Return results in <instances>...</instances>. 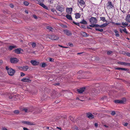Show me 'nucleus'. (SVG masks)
<instances>
[{"mask_svg": "<svg viewBox=\"0 0 130 130\" xmlns=\"http://www.w3.org/2000/svg\"><path fill=\"white\" fill-rule=\"evenodd\" d=\"M6 69L7 70L8 73L9 75L11 76L13 75L15 72V71L14 70L11 68H9L8 66L6 67Z\"/></svg>", "mask_w": 130, "mask_h": 130, "instance_id": "nucleus-1", "label": "nucleus"}, {"mask_svg": "<svg viewBox=\"0 0 130 130\" xmlns=\"http://www.w3.org/2000/svg\"><path fill=\"white\" fill-rule=\"evenodd\" d=\"M109 24V23H106L100 25L98 24L91 25H89V26L92 27H100L101 28H103L107 26Z\"/></svg>", "mask_w": 130, "mask_h": 130, "instance_id": "nucleus-2", "label": "nucleus"}, {"mask_svg": "<svg viewBox=\"0 0 130 130\" xmlns=\"http://www.w3.org/2000/svg\"><path fill=\"white\" fill-rule=\"evenodd\" d=\"M97 19L96 18L91 17L89 19V22L91 25H95L97 22Z\"/></svg>", "mask_w": 130, "mask_h": 130, "instance_id": "nucleus-3", "label": "nucleus"}, {"mask_svg": "<svg viewBox=\"0 0 130 130\" xmlns=\"http://www.w3.org/2000/svg\"><path fill=\"white\" fill-rule=\"evenodd\" d=\"M126 99L125 98H123L122 100H117L114 101L115 103L116 104H124L126 102Z\"/></svg>", "mask_w": 130, "mask_h": 130, "instance_id": "nucleus-4", "label": "nucleus"}, {"mask_svg": "<svg viewBox=\"0 0 130 130\" xmlns=\"http://www.w3.org/2000/svg\"><path fill=\"white\" fill-rule=\"evenodd\" d=\"M78 3L81 7L84 8L85 6V2L83 0H78Z\"/></svg>", "mask_w": 130, "mask_h": 130, "instance_id": "nucleus-5", "label": "nucleus"}, {"mask_svg": "<svg viewBox=\"0 0 130 130\" xmlns=\"http://www.w3.org/2000/svg\"><path fill=\"white\" fill-rule=\"evenodd\" d=\"M57 9L60 12H62L64 11L63 7L62 6L58 5L56 7Z\"/></svg>", "mask_w": 130, "mask_h": 130, "instance_id": "nucleus-6", "label": "nucleus"}, {"mask_svg": "<svg viewBox=\"0 0 130 130\" xmlns=\"http://www.w3.org/2000/svg\"><path fill=\"white\" fill-rule=\"evenodd\" d=\"M18 59L16 58H10V62L12 63H15L18 62Z\"/></svg>", "mask_w": 130, "mask_h": 130, "instance_id": "nucleus-7", "label": "nucleus"}, {"mask_svg": "<svg viewBox=\"0 0 130 130\" xmlns=\"http://www.w3.org/2000/svg\"><path fill=\"white\" fill-rule=\"evenodd\" d=\"M114 7L113 5H112L111 2L110 1L108 2L107 4V8L109 9L111 8L113 9Z\"/></svg>", "mask_w": 130, "mask_h": 130, "instance_id": "nucleus-8", "label": "nucleus"}, {"mask_svg": "<svg viewBox=\"0 0 130 130\" xmlns=\"http://www.w3.org/2000/svg\"><path fill=\"white\" fill-rule=\"evenodd\" d=\"M21 51L23 52V49H21V48H19L15 49L14 51L15 52L18 54L21 53H22L21 52Z\"/></svg>", "mask_w": 130, "mask_h": 130, "instance_id": "nucleus-9", "label": "nucleus"}, {"mask_svg": "<svg viewBox=\"0 0 130 130\" xmlns=\"http://www.w3.org/2000/svg\"><path fill=\"white\" fill-rule=\"evenodd\" d=\"M22 123L26 125H34L35 124L32 122H31L28 121H22Z\"/></svg>", "mask_w": 130, "mask_h": 130, "instance_id": "nucleus-10", "label": "nucleus"}, {"mask_svg": "<svg viewBox=\"0 0 130 130\" xmlns=\"http://www.w3.org/2000/svg\"><path fill=\"white\" fill-rule=\"evenodd\" d=\"M86 116L90 119H91L94 118V116L91 113L89 112L86 113Z\"/></svg>", "mask_w": 130, "mask_h": 130, "instance_id": "nucleus-11", "label": "nucleus"}, {"mask_svg": "<svg viewBox=\"0 0 130 130\" xmlns=\"http://www.w3.org/2000/svg\"><path fill=\"white\" fill-rule=\"evenodd\" d=\"M63 32L64 33L68 36H70L72 35V34L71 32L68 30H64Z\"/></svg>", "mask_w": 130, "mask_h": 130, "instance_id": "nucleus-12", "label": "nucleus"}, {"mask_svg": "<svg viewBox=\"0 0 130 130\" xmlns=\"http://www.w3.org/2000/svg\"><path fill=\"white\" fill-rule=\"evenodd\" d=\"M30 63L33 65L35 66L37 65L39 63V62L34 60H32L31 61Z\"/></svg>", "mask_w": 130, "mask_h": 130, "instance_id": "nucleus-13", "label": "nucleus"}, {"mask_svg": "<svg viewBox=\"0 0 130 130\" xmlns=\"http://www.w3.org/2000/svg\"><path fill=\"white\" fill-rule=\"evenodd\" d=\"M50 38L52 40H57L58 39L59 37L57 36L53 35L51 36Z\"/></svg>", "mask_w": 130, "mask_h": 130, "instance_id": "nucleus-14", "label": "nucleus"}, {"mask_svg": "<svg viewBox=\"0 0 130 130\" xmlns=\"http://www.w3.org/2000/svg\"><path fill=\"white\" fill-rule=\"evenodd\" d=\"M85 87H83L78 89L77 91L79 93H81L85 91Z\"/></svg>", "mask_w": 130, "mask_h": 130, "instance_id": "nucleus-15", "label": "nucleus"}, {"mask_svg": "<svg viewBox=\"0 0 130 130\" xmlns=\"http://www.w3.org/2000/svg\"><path fill=\"white\" fill-rule=\"evenodd\" d=\"M21 81L25 82H30L31 80L29 78H23L21 79Z\"/></svg>", "mask_w": 130, "mask_h": 130, "instance_id": "nucleus-16", "label": "nucleus"}, {"mask_svg": "<svg viewBox=\"0 0 130 130\" xmlns=\"http://www.w3.org/2000/svg\"><path fill=\"white\" fill-rule=\"evenodd\" d=\"M115 69L117 70H124V71H129V69L128 68H121L118 67L117 68H116Z\"/></svg>", "mask_w": 130, "mask_h": 130, "instance_id": "nucleus-17", "label": "nucleus"}, {"mask_svg": "<svg viewBox=\"0 0 130 130\" xmlns=\"http://www.w3.org/2000/svg\"><path fill=\"white\" fill-rule=\"evenodd\" d=\"M29 68V67L28 66H25L20 67V69L23 70L24 71H26Z\"/></svg>", "mask_w": 130, "mask_h": 130, "instance_id": "nucleus-18", "label": "nucleus"}, {"mask_svg": "<svg viewBox=\"0 0 130 130\" xmlns=\"http://www.w3.org/2000/svg\"><path fill=\"white\" fill-rule=\"evenodd\" d=\"M81 34L82 36L84 37H87L89 36V35L87 34L86 32L84 31H82Z\"/></svg>", "mask_w": 130, "mask_h": 130, "instance_id": "nucleus-19", "label": "nucleus"}, {"mask_svg": "<svg viewBox=\"0 0 130 130\" xmlns=\"http://www.w3.org/2000/svg\"><path fill=\"white\" fill-rule=\"evenodd\" d=\"M66 11L68 14H71L72 11V8H67Z\"/></svg>", "mask_w": 130, "mask_h": 130, "instance_id": "nucleus-20", "label": "nucleus"}, {"mask_svg": "<svg viewBox=\"0 0 130 130\" xmlns=\"http://www.w3.org/2000/svg\"><path fill=\"white\" fill-rule=\"evenodd\" d=\"M118 63L119 64L124 66H127V63L125 62H121L119 61L118 62Z\"/></svg>", "mask_w": 130, "mask_h": 130, "instance_id": "nucleus-21", "label": "nucleus"}, {"mask_svg": "<svg viewBox=\"0 0 130 130\" xmlns=\"http://www.w3.org/2000/svg\"><path fill=\"white\" fill-rule=\"evenodd\" d=\"M126 20L127 22L130 23V14H129L127 15Z\"/></svg>", "mask_w": 130, "mask_h": 130, "instance_id": "nucleus-22", "label": "nucleus"}, {"mask_svg": "<svg viewBox=\"0 0 130 130\" xmlns=\"http://www.w3.org/2000/svg\"><path fill=\"white\" fill-rule=\"evenodd\" d=\"M17 47V46L15 45L12 46L10 45L9 46L8 49L9 51L11 50L12 49L15 48Z\"/></svg>", "mask_w": 130, "mask_h": 130, "instance_id": "nucleus-23", "label": "nucleus"}, {"mask_svg": "<svg viewBox=\"0 0 130 130\" xmlns=\"http://www.w3.org/2000/svg\"><path fill=\"white\" fill-rule=\"evenodd\" d=\"M39 4L40 6L42 7L45 9H47V7L45 6L44 4L42 3H40Z\"/></svg>", "mask_w": 130, "mask_h": 130, "instance_id": "nucleus-24", "label": "nucleus"}, {"mask_svg": "<svg viewBox=\"0 0 130 130\" xmlns=\"http://www.w3.org/2000/svg\"><path fill=\"white\" fill-rule=\"evenodd\" d=\"M66 17L67 19L69 20H72V19L71 16L68 14H67L66 15Z\"/></svg>", "mask_w": 130, "mask_h": 130, "instance_id": "nucleus-25", "label": "nucleus"}, {"mask_svg": "<svg viewBox=\"0 0 130 130\" xmlns=\"http://www.w3.org/2000/svg\"><path fill=\"white\" fill-rule=\"evenodd\" d=\"M46 28L49 31H53L54 29L52 27L49 26H47L46 27Z\"/></svg>", "mask_w": 130, "mask_h": 130, "instance_id": "nucleus-26", "label": "nucleus"}, {"mask_svg": "<svg viewBox=\"0 0 130 130\" xmlns=\"http://www.w3.org/2000/svg\"><path fill=\"white\" fill-rule=\"evenodd\" d=\"M75 17L76 19H78L80 18V15L79 13H75Z\"/></svg>", "mask_w": 130, "mask_h": 130, "instance_id": "nucleus-27", "label": "nucleus"}, {"mask_svg": "<svg viewBox=\"0 0 130 130\" xmlns=\"http://www.w3.org/2000/svg\"><path fill=\"white\" fill-rule=\"evenodd\" d=\"M114 32L115 33V34H116L115 35L116 37H119V36L120 35L118 33V31L117 30H115L114 31Z\"/></svg>", "mask_w": 130, "mask_h": 130, "instance_id": "nucleus-28", "label": "nucleus"}, {"mask_svg": "<svg viewBox=\"0 0 130 130\" xmlns=\"http://www.w3.org/2000/svg\"><path fill=\"white\" fill-rule=\"evenodd\" d=\"M80 23L82 24H87V22L85 20L83 19L82 21Z\"/></svg>", "mask_w": 130, "mask_h": 130, "instance_id": "nucleus-29", "label": "nucleus"}, {"mask_svg": "<svg viewBox=\"0 0 130 130\" xmlns=\"http://www.w3.org/2000/svg\"><path fill=\"white\" fill-rule=\"evenodd\" d=\"M100 19L102 21L104 22L105 21L107 22V21L105 20V17H101Z\"/></svg>", "mask_w": 130, "mask_h": 130, "instance_id": "nucleus-30", "label": "nucleus"}, {"mask_svg": "<svg viewBox=\"0 0 130 130\" xmlns=\"http://www.w3.org/2000/svg\"><path fill=\"white\" fill-rule=\"evenodd\" d=\"M31 43H32L31 44H32V47L33 48H34L36 47V44L35 43L31 42Z\"/></svg>", "mask_w": 130, "mask_h": 130, "instance_id": "nucleus-31", "label": "nucleus"}, {"mask_svg": "<svg viewBox=\"0 0 130 130\" xmlns=\"http://www.w3.org/2000/svg\"><path fill=\"white\" fill-rule=\"evenodd\" d=\"M47 66V65L45 63L43 62L42 63V64L41 66V67H45L46 66Z\"/></svg>", "mask_w": 130, "mask_h": 130, "instance_id": "nucleus-32", "label": "nucleus"}, {"mask_svg": "<svg viewBox=\"0 0 130 130\" xmlns=\"http://www.w3.org/2000/svg\"><path fill=\"white\" fill-rule=\"evenodd\" d=\"M72 128L73 129L75 130H77L78 129V128L76 126H74L72 127Z\"/></svg>", "mask_w": 130, "mask_h": 130, "instance_id": "nucleus-33", "label": "nucleus"}, {"mask_svg": "<svg viewBox=\"0 0 130 130\" xmlns=\"http://www.w3.org/2000/svg\"><path fill=\"white\" fill-rule=\"evenodd\" d=\"M95 30H96L99 31L100 32H102L103 31V29H99L98 28H96Z\"/></svg>", "mask_w": 130, "mask_h": 130, "instance_id": "nucleus-34", "label": "nucleus"}, {"mask_svg": "<svg viewBox=\"0 0 130 130\" xmlns=\"http://www.w3.org/2000/svg\"><path fill=\"white\" fill-rule=\"evenodd\" d=\"M24 4L26 6H27L29 4V3L26 1H24Z\"/></svg>", "mask_w": 130, "mask_h": 130, "instance_id": "nucleus-35", "label": "nucleus"}, {"mask_svg": "<svg viewBox=\"0 0 130 130\" xmlns=\"http://www.w3.org/2000/svg\"><path fill=\"white\" fill-rule=\"evenodd\" d=\"M111 23L112 24H114V25L115 24L116 25H119L121 24L120 23H115V22H111Z\"/></svg>", "mask_w": 130, "mask_h": 130, "instance_id": "nucleus-36", "label": "nucleus"}, {"mask_svg": "<svg viewBox=\"0 0 130 130\" xmlns=\"http://www.w3.org/2000/svg\"><path fill=\"white\" fill-rule=\"evenodd\" d=\"M68 45L70 47H72L73 46V45L72 43L70 42L68 43Z\"/></svg>", "mask_w": 130, "mask_h": 130, "instance_id": "nucleus-37", "label": "nucleus"}, {"mask_svg": "<svg viewBox=\"0 0 130 130\" xmlns=\"http://www.w3.org/2000/svg\"><path fill=\"white\" fill-rule=\"evenodd\" d=\"M128 24L127 23H122V25L123 26H127L128 25Z\"/></svg>", "mask_w": 130, "mask_h": 130, "instance_id": "nucleus-38", "label": "nucleus"}, {"mask_svg": "<svg viewBox=\"0 0 130 130\" xmlns=\"http://www.w3.org/2000/svg\"><path fill=\"white\" fill-rule=\"evenodd\" d=\"M112 53V52L111 51H108L107 52V54L108 55H110Z\"/></svg>", "mask_w": 130, "mask_h": 130, "instance_id": "nucleus-39", "label": "nucleus"}, {"mask_svg": "<svg viewBox=\"0 0 130 130\" xmlns=\"http://www.w3.org/2000/svg\"><path fill=\"white\" fill-rule=\"evenodd\" d=\"M125 54L128 56L130 57V53L128 52H126L125 53Z\"/></svg>", "mask_w": 130, "mask_h": 130, "instance_id": "nucleus-40", "label": "nucleus"}, {"mask_svg": "<svg viewBox=\"0 0 130 130\" xmlns=\"http://www.w3.org/2000/svg\"><path fill=\"white\" fill-rule=\"evenodd\" d=\"M122 31L126 34L128 33V32L126 31V29L125 28H124V29H123Z\"/></svg>", "mask_w": 130, "mask_h": 130, "instance_id": "nucleus-41", "label": "nucleus"}, {"mask_svg": "<svg viewBox=\"0 0 130 130\" xmlns=\"http://www.w3.org/2000/svg\"><path fill=\"white\" fill-rule=\"evenodd\" d=\"M14 113L15 114H18L19 113V112L18 110H16L14 111Z\"/></svg>", "mask_w": 130, "mask_h": 130, "instance_id": "nucleus-42", "label": "nucleus"}, {"mask_svg": "<svg viewBox=\"0 0 130 130\" xmlns=\"http://www.w3.org/2000/svg\"><path fill=\"white\" fill-rule=\"evenodd\" d=\"M111 114L112 116H114L116 114V112L115 111H111Z\"/></svg>", "mask_w": 130, "mask_h": 130, "instance_id": "nucleus-43", "label": "nucleus"}, {"mask_svg": "<svg viewBox=\"0 0 130 130\" xmlns=\"http://www.w3.org/2000/svg\"><path fill=\"white\" fill-rule=\"evenodd\" d=\"M73 23L77 25L78 26H80L79 24V23L75 22L74 21H73Z\"/></svg>", "mask_w": 130, "mask_h": 130, "instance_id": "nucleus-44", "label": "nucleus"}, {"mask_svg": "<svg viewBox=\"0 0 130 130\" xmlns=\"http://www.w3.org/2000/svg\"><path fill=\"white\" fill-rule=\"evenodd\" d=\"M48 59L51 62H53L54 61V59L53 58H50Z\"/></svg>", "mask_w": 130, "mask_h": 130, "instance_id": "nucleus-45", "label": "nucleus"}, {"mask_svg": "<svg viewBox=\"0 0 130 130\" xmlns=\"http://www.w3.org/2000/svg\"><path fill=\"white\" fill-rule=\"evenodd\" d=\"M37 1H38V3H43L44 0H37Z\"/></svg>", "mask_w": 130, "mask_h": 130, "instance_id": "nucleus-46", "label": "nucleus"}, {"mask_svg": "<svg viewBox=\"0 0 130 130\" xmlns=\"http://www.w3.org/2000/svg\"><path fill=\"white\" fill-rule=\"evenodd\" d=\"M80 27L84 29H86L87 28L86 27L85 25H82Z\"/></svg>", "mask_w": 130, "mask_h": 130, "instance_id": "nucleus-47", "label": "nucleus"}, {"mask_svg": "<svg viewBox=\"0 0 130 130\" xmlns=\"http://www.w3.org/2000/svg\"><path fill=\"white\" fill-rule=\"evenodd\" d=\"M25 75V74L23 72L21 73V76L23 77Z\"/></svg>", "mask_w": 130, "mask_h": 130, "instance_id": "nucleus-48", "label": "nucleus"}, {"mask_svg": "<svg viewBox=\"0 0 130 130\" xmlns=\"http://www.w3.org/2000/svg\"><path fill=\"white\" fill-rule=\"evenodd\" d=\"M9 6L12 8H13L14 7L13 5L12 4H10L9 5Z\"/></svg>", "mask_w": 130, "mask_h": 130, "instance_id": "nucleus-49", "label": "nucleus"}, {"mask_svg": "<svg viewBox=\"0 0 130 130\" xmlns=\"http://www.w3.org/2000/svg\"><path fill=\"white\" fill-rule=\"evenodd\" d=\"M33 17L35 19H37V16L35 15H33Z\"/></svg>", "mask_w": 130, "mask_h": 130, "instance_id": "nucleus-50", "label": "nucleus"}, {"mask_svg": "<svg viewBox=\"0 0 130 130\" xmlns=\"http://www.w3.org/2000/svg\"><path fill=\"white\" fill-rule=\"evenodd\" d=\"M2 130H8L5 127H2Z\"/></svg>", "mask_w": 130, "mask_h": 130, "instance_id": "nucleus-51", "label": "nucleus"}, {"mask_svg": "<svg viewBox=\"0 0 130 130\" xmlns=\"http://www.w3.org/2000/svg\"><path fill=\"white\" fill-rule=\"evenodd\" d=\"M23 110L25 112H27V109L26 108H24Z\"/></svg>", "mask_w": 130, "mask_h": 130, "instance_id": "nucleus-52", "label": "nucleus"}, {"mask_svg": "<svg viewBox=\"0 0 130 130\" xmlns=\"http://www.w3.org/2000/svg\"><path fill=\"white\" fill-rule=\"evenodd\" d=\"M23 130H30L26 127H24L23 128Z\"/></svg>", "mask_w": 130, "mask_h": 130, "instance_id": "nucleus-53", "label": "nucleus"}, {"mask_svg": "<svg viewBox=\"0 0 130 130\" xmlns=\"http://www.w3.org/2000/svg\"><path fill=\"white\" fill-rule=\"evenodd\" d=\"M59 85V83H56L55 84H54V85H55V86H56V85L58 86Z\"/></svg>", "mask_w": 130, "mask_h": 130, "instance_id": "nucleus-54", "label": "nucleus"}, {"mask_svg": "<svg viewBox=\"0 0 130 130\" xmlns=\"http://www.w3.org/2000/svg\"><path fill=\"white\" fill-rule=\"evenodd\" d=\"M94 126H95L96 127H98V124L97 123H95L94 124Z\"/></svg>", "mask_w": 130, "mask_h": 130, "instance_id": "nucleus-55", "label": "nucleus"}, {"mask_svg": "<svg viewBox=\"0 0 130 130\" xmlns=\"http://www.w3.org/2000/svg\"><path fill=\"white\" fill-rule=\"evenodd\" d=\"M128 124V123H125L124 124V125L125 126H127Z\"/></svg>", "mask_w": 130, "mask_h": 130, "instance_id": "nucleus-56", "label": "nucleus"}, {"mask_svg": "<svg viewBox=\"0 0 130 130\" xmlns=\"http://www.w3.org/2000/svg\"><path fill=\"white\" fill-rule=\"evenodd\" d=\"M3 63V61L2 60H0V65H2Z\"/></svg>", "mask_w": 130, "mask_h": 130, "instance_id": "nucleus-57", "label": "nucleus"}, {"mask_svg": "<svg viewBox=\"0 0 130 130\" xmlns=\"http://www.w3.org/2000/svg\"><path fill=\"white\" fill-rule=\"evenodd\" d=\"M25 13H26L28 14V10H26L25 11Z\"/></svg>", "mask_w": 130, "mask_h": 130, "instance_id": "nucleus-58", "label": "nucleus"}, {"mask_svg": "<svg viewBox=\"0 0 130 130\" xmlns=\"http://www.w3.org/2000/svg\"><path fill=\"white\" fill-rule=\"evenodd\" d=\"M51 10L52 11L54 12L55 11V10L54 9H53Z\"/></svg>", "mask_w": 130, "mask_h": 130, "instance_id": "nucleus-59", "label": "nucleus"}, {"mask_svg": "<svg viewBox=\"0 0 130 130\" xmlns=\"http://www.w3.org/2000/svg\"><path fill=\"white\" fill-rule=\"evenodd\" d=\"M127 66H128L130 67V63H127Z\"/></svg>", "mask_w": 130, "mask_h": 130, "instance_id": "nucleus-60", "label": "nucleus"}, {"mask_svg": "<svg viewBox=\"0 0 130 130\" xmlns=\"http://www.w3.org/2000/svg\"><path fill=\"white\" fill-rule=\"evenodd\" d=\"M87 28L88 29H92L90 27H87Z\"/></svg>", "mask_w": 130, "mask_h": 130, "instance_id": "nucleus-61", "label": "nucleus"}, {"mask_svg": "<svg viewBox=\"0 0 130 130\" xmlns=\"http://www.w3.org/2000/svg\"><path fill=\"white\" fill-rule=\"evenodd\" d=\"M57 128L59 129H60V130H61V128L60 127H57Z\"/></svg>", "mask_w": 130, "mask_h": 130, "instance_id": "nucleus-62", "label": "nucleus"}, {"mask_svg": "<svg viewBox=\"0 0 130 130\" xmlns=\"http://www.w3.org/2000/svg\"><path fill=\"white\" fill-rule=\"evenodd\" d=\"M104 126L106 127H108V126L106 125H105Z\"/></svg>", "mask_w": 130, "mask_h": 130, "instance_id": "nucleus-63", "label": "nucleus"}, {"mask_svg": "<svg viewBox=\"0 0 130 130\" xmlns=\"http://www.w3.org/2000/svg\"><path fill=\"white\" fill-rule=\"evenodd\" d=\"M83 8V7H81V8H80V10H82V11H83V8Z\"/></svg>", "mask_w": 130, "mask_h": 130, "instance_id": "nucleus-64", "label": "nucleus"}]
</instances>
